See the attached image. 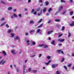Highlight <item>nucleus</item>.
Segmentation results:
<instances>
[{"mask_svg":"<svg viewBox=\"0 0 74 74\" xmlns=\"http://www.w3.org/2000/svg\"><path fill=\"white\" fill-rule=\"evenodd\" d=\"M38 46L39 47H42L44 48H48V45H38Z\"/></svg>","mask_w":74,"mask_h":74,"instance_id":"obj_1","label":"nucleus"},{"mask_svg":"<svg viewBox=\"0 0 74 74\" xmlns=\"http://www.w3.org/2000/svg\"><path fill=\"white\" fill-rule=\"evenodd\" d=\"M58 64H53L51 65V67L52 68H55L56 66H58Z\"/></svg>","mask_w":74,"mask_h":74,"instance_id":"obj_2","label":"nucleus"},{"mask_svg":"<svg viewBox=\"0 0 74 74\" xmlns=\"http://www.w3.org/2000/svg\"><path fill=\"white\" fill-rule=\"evenodd\" d=\"M35 32V30L33 29L32 30H30L29 31V33H30V34H33V33H34Z\"/></svg>","mask_w":74,"mask_h":74,"instance_id":"obj_3","label":"nucleus"},{"mask_svg":"<svg viewBox=\"0 0 74 74\" xmlns=\"http://www.w3.org/2000/svg\"><path fill=\"white\" fill-rule=\"evenodd\" d=\"M6 62L5 61H4V60H2L0 62L1 64L2 65H3L4 64V63H5Z\"/></svg>","mask_w":74,"mask_h":74,"instance_id":"obj_4","label":"nucleus"},{"mask_svg":"<svg viewBox=\"0 0 74 74\" xmlns=\"http://www.w3.org/2000/svg\"><path fill=\"white\" fill-rule=\"evenodd\" d=\"M14 40H20V38L19 37V36H17L15 38H14Z\"/></svg>","mask_w":74,"mask_h":74,"instance_id":"obj_5","label":"nucleus"},{"mask_svg":"<svg viewBox=\"0 0 74 74\" xmlns=\"http://www.w3.org/2000/svg\"><path fill=\"white\" fill-rule=\"evenodd\" d=\"M11 52L13 54H15L16 53V51L15 50H12L11 51Z\"/></svg>","mask_w":74,"mask_h":74,"instance_id":"obj_6","label":"nucleus"},{"mask_svg":"<svg viewBox=\"0 0 74 74\" xmlns=\"http://www.w3.org/2000/svg\"><path fill=\"white\" fill-rule=\"evenodd\" d=\"M2 53L3 54V56H7V53H6V52L5 51H3Z\"/></svg>","mask_w":74,"mask_h":74,"instance_id":"obj_7","label":"nucleus"},{"mask_svg":"<svg viewBox=\"0 0 74 74\" xmlns=\"http://www.w3.org/2000/svg\"><path fill=\"white\" fill-rule=\"evenodd\" d=\"M23 74H24V73H25V70L26 69V66L25 65L23 66Z\"/></svg>","mask_w":74,"mask_h":74,"instance_id":"obj_8","label":"nucleus"},{"mask_svg":"<svg viewBox=\"0 0 74 74\" xmlns=\"http://www.w3.org/2000/svg\"><path fill=\"white\" fill-rule=\"evenodd\" d=\"M58 41H60V42H63V41H64V39H58Z\"/></svg>","mask_w":74,"mask_h":74,"instance_id":"obj_9","label":"nucleus"},{"mask_svg":"<svg viewBox=\"0 0 74 74\" xmlns=\"http://www.w3.org/2000/svg\"><path fill=\"white\" fill-rule=\"evenodd\" d=\"M12 30L11 29H9L8 30V34H10V33L11 32H12Z\"/></svg>","mask_w":74,"mask_h":74,"instance_id":"obj_10","label":"nucleus"},{"mask_svg":"<svg viewBox=\"0 0 74 74\" xmlns=\"http://www.w3.org/2000/svg\"><path fill=\"white\" fill-rule=\"evenodd\" d=\"M46 11H47V8H44L43 9L42 11L43 12H46Z\"/></svg>","mask_w":74,"mask_h":74,"instance_id":"obj_11","label":"nucleus"},{"mask_svg":"<svg viewBox=\"0 0 74 74\" xmlns=\"http://www.w3.org/2000/svg\"><path fill=\"white\" fill-rule=\"evenodd\" d=\"M12 7H9L8 8V11H11V10H12Z\"/></svg>","mask_w":74,"mask_h":74,"instance_id":"obj_12","label":"nucleus"},{"mask_svg":"<svg viewBox=\"0 0 74 74\" xmlns=\"http://www.w3.org/2000/svg\"><path fill=\"white\" fill-rule=\"evenodd\" d=\"M30 23H31L32 24H34V21L33 20H31L29 22Z\"/></svg>","mask_w":74,"mask_h":74,"instance_id":"obj_13","label":"nucleus"},{"mask_svg":"<svg viewBox=\"0 0 74 74\" xmlns=\"http://www.w3.org/2000/svg\"><path fill=\"white\" fill-rule=\"evenodd\" d=\"M62 51V49H59L57 50V51L58 53H59L60 54V53L61 52V51Z\"/></svg>","mask_w":74,"mask_h":74,"instance_id":"obj_14","label":"nucleus"},{"mask_svg":"<svg viewBox=\"0 0 74 74\" xmlns=\"http://www.w3.org/2000/svg\"><path fill=\"white\" fill-rule=\"evenodd\" d=\"M13 16L14 18H18V16L16 14H15V13H14L13 14Z\"/></svg>","mask_w":74,"mask_h":74,"instance_id":"obj_15","label":"nucleus"},{"mask_svg":"<svg viewBox=\"0 0 74 74\" xmlns=\"http://www.w3.org/2000/svg\"><path fill=\"white\" fill-rule=\"evenodd\" d=\"M52 32H53V31H48L47 32V34L48 35L50 34H51V33H52Z\"/></svg>","mask_w":74,"mask_h":74,"instance_id":"obj_16","label":"nucleus"},{"mask_svg":"<svg viewBox=\"0 0 74 74\" xmlns=\"http://www.w3.org/2000/svg\"><path fill=\"white\" fill-rule=\"evenodd\" d=\"M55 41L54 40H53L51 42V44H53V45H55Z\"/></svg>","mask_w":74,"mask_h":74,"instance_id":"obj_17","label":"nucleus"},{"mask_svg":"<svg viewBox=\"0 0 74 74\" xmlns=\"http://www.w3.org/2000/svg\"><path fill=\"white\" fill-rule=\"evenodd\" d=\"M10 35L12 37H14L15 36V34H14V33H12L10 34Z\"/></svg>","mask_w":74,"mask_h":74,"instance_id":"obj_18","label":"nucleus"},{"mask_svg":"<svg viewBox=\"0 0 74 74\" xmlns=\"http://www.w3.org/2000/svg\"><path fill=\"white\" fill-rule=\"evenodd\" d=\"M32 43L33 45H36V42L34 41H32Z\"/></svg>","mask_w":74,"mask_h":74,"instance_id":"obj_19","label":"nucleus"},{"mask_svg":"<svg viewBox=\"0 0 74 74\" xmlns=\"http://www.w3.org/2000/svg\"><path fill=\"white\" fill-rule=\"evenodd\" d=\"M40 31H41V30H40V29H38L37 30L36 32L37 33H39V32H40Z\"/></svg>","mask_w":74,"mask_h":74,"instance_id":"obj_20","label":"nucleus"},{"mask_svg":"<svg viewBox=\"0 0 74 74\" xmlns=\"http://www.w3.org/2000/svg\"><path fill=\"white\" fill-rule=\"evenodd\" d=\"M70 25L71 26H74V21H73L72 23L70 24Z\"/></svg>","mask_w":74,"mask_h":74,"instance_id":"obj_21","label":"nucleus"},{"mask_svg":"<svg viewBox=\"0 0 74 74\" xmlns=\"http://www.w3.org/2000/svg\"><path fill=\"white\" fill-rule=\"evenodd\" d=\"M52 10V8H50L48 10V12H51V11Z\"/></svg>","mask_w":74,"mask_h":74,"instance_id":"obj_22","label":"nucleus"},{"mask_svg":"<svg viewBox=\"0 0 74 74\" xmlns=\"http://www.w3.org/2000/svg\"><path fill=\"white\" fill-rule=\"evenodd\" d=\"M42 21V19H41L38 22V23H40L41 22V21Z\"/></svg>","mask_w":74,"mask_h":74,"instance_id":"obj_23","label":"nucleus"},{"mask_svg":"<svg viewBox=\"0 0 74 74\" xmlns=\"http://www.w3.org/2000/svg\"><path fill=\"white\" fill-rule=\"evenodd\" d=\"M29 42H30L29 40H27L26 41V42L27 43V45H29L30 44V43H29Z\"/></svg>","mask_w":74,"mask_h":74,"instance_id":"obj_24","label":"nucleus"},{"mask_svg":"<svg viewBox=\"0 0 74 74\" xmlns=\"http://www.w3.org/2000/svg\"><path fill=\"white\" fill-rule=\"evenodd\" d=\"M6 23L5 22H4L3 23H2V24H1V25H0L1 26H3V25H4Z\"/></svg>","mask_w":74,"mask_h":74,"instance_id":"obj_25","label":"nucleus"},{"mask_svg":"<svg viewBox=\"0 0 74 74\" xmlns=\"http://www.w3.org/2000/svg\"><path fill=\"white\" fill-rule=\"evenodd\" d=\"M64 69H65V70H66V71H67V66H64Z\"/></svg>","mask_w":74,"mask_h":74,"instance_id":"obj_26","label":"nucleus"},{"mask_svg":"<svg viewBox=\"0 0 74 74\" xmlns=\"http://www.w3.org/2000/svg\"><path fill=\"white\" fill-rule=\"evenodd\" d=\"M59 11H60L61 10L63 9V7L62 6H61L59 8Z\"/></svg>","mask_w":74,"mask_h":74,"instance_id":"obj_27","label":"nucleus"},{"mask_svg":"<svg viewBox=\"0 0 74 74\" xmlns=\"http://www.w3.org/2000/svg\"><path fill=\"white\" fill-rule=\"evenodd\" d=\"M51 56H48L47 57V59H51Z\"/></svg>","mask_w":74,"mask_h":74,"instance_id":"obj_28","label":"nucleus"},{"mask_svg":"<svg viewBox=\"0 0 74 74\" xmlns=\"http://www.w3.org/2000/svg\"><path fill=\"white\" fill-rule=\"evenodd\" d=\"M60 19H56L55 20V21H56V22H60Z\"/></svg>","mask_w":74,"mask_h":74,"instance_id":"obj_29","label":"nucleus"},{"mask_svg":"<svg viewBox=\"0 0 74 74\" xmlns=\"http://www.w3.org/2000/svg\"><path fill=\"white\" fill-rule=\"evenodd\" d=\"M45 4H46V5H48L49 3H48V2L47 1H46L45 2Z\"/></svg>","mask_w":74,"mask_h":74,"instance_id":"obj_30","label":"nucleus"},{"mask_svg":"<svg viewBox=\"0 0 74 74\" xmlns=\"http://www.w3.org/2000/svg\"><path fill=\"white\" fill-rule=\"evenodd\" d=\"M73 11H71L70 12V15H72L73 14Z\"/></svg>","mask_w":74,"mask_h":74,"instance_id":"obj_31","label":"nucleus"},{"mask_svg":"<svg viewBox=\"0 0 74 74\" xmlns=\"http://www.w3.org/2000/svg\"><path fill=\"white\" fill-rule=\"evenodd\" d=\"M42 13L41 12L40 13H39L38 14V16H40V15H41V14H42Z\"/></svg>","mask_w":74,"mask_h":74,"instance_id":"obj_32","label":"nucleus"},{"mask_svg":"<svg viewBox=\"0 0 74 74\" xmlns=\"http://www.w3.org/2000/svg\"><path fill=\"white\" fill-rule=\"evenodd\" d=\"M32 71V69L31 68H30L28 69V71L29 72H31V71Z\"/></svg>","mask_w":74,"mask_h":74,"instance_id":"obj_33","label":"nucleus"},{"mask_svg":"<svg viewBox=\"0 0 74 74\" xmlns=\"http://www.w3.org/2000/svg\"><path fill=\"white\" fill-rule=\"evenodd\" d=\"M71 64H69L68 65V67H71V66L72 65Z\"/></svg>","mask_w":74,"mask_h":74,"instance_id":"obj_34","label":"nucleus"},{"mask_svg":"<svg viewBox=\"0 0 74 74\" xmlns=\"http://www.w3.org/2000/svg\"><path fill=\"white\" fill-rule=\"evenodd\" d=\"M60 2H61V3H65L66 1L63 0H61Z\"/></svg>","mask_w":74,"mask_h":74,"instance_id":"obj_35","label":"nucleus"},{"mask_svg":"<svg viewBox=\"0 0 74 74\" xmlns=\"http://www.w3.org/2000/svg\"><path fill=\"white\" fill-rule=\"evenodd\" d=\"M43 25V24H41L38 27H42V26Z\"/></svg>","mask_w":74,"mask_h":74,"instance_id":"obj_36","label":"nucleus"},{"mask_svg":"<svg viewBox=\"0 0 74 74\" xmlns=\"http://www.w3.org/2000/svg\"><path fill=\"white\" fill-rule=\"evenodd\" d=\"M60 53H61L62 55H64V52L62 50L61 51Z\"/></svg>","mask_w":74,"mask_h":74,"instance_id":"obj_37","label":"nucleus"},{"mask_svg":"<svg viewBox=\"0 0 74 74\" xmlns=\"http://www.w3.org/2000/svg\"><path fill=\"white\" fill-rule=\"evenodd\" d=\"M42 56V54H39L38 56V57L40 58Z\"/></svg>","mask_w":74,"mask_h":74,"instance_id":"obj_38","label":"nucleus"},{"mask_svg":"<svg viewBox=\"0 0 74 74\" xmlns=\"http://www.w3.org/2000/svg\"><path fill=\"white\" fill-rule=\"evenodd\" d=\"M44 63L46 66H47V65H48L49 64V63L48 62H45Z\"/></svg>","mask_w":74,"mask_h":74,"instance_id":"obj_39","label":"nucleus"},{"mask_svg":"<svg viewBox=\"0 0 74 74\" xmlns=\"http://www.w3.org/2000/svg\"><path fill=\"white\" fill-rule=\"evenodd\" d=\"M32 71L33 73H36L37 71V70H34Z\"/></svg>","mask_w":74,"mask_h":74,"instance_id":"obj_40","label":"nucleus"},{"mask_svg":"<svg viewBox=\"0 0 74 74\" xmlns=\"http://www.w3.org/2000/svg\"><path fill=\"white\" fill-rule=\"evenodd\" d=\"M64 58H63L62 59L61 62H64Z\"/></svg>","mask_w":74,"mask_h":74,"instance_id":"obj_41","label":"nucleus"},{"mask_svg":"<svg viewBox=\"0 0 74 74\" xmlns=\"http://www.w3.org/2000/svg\"><path fill=\"white\" fill-rule=\"evenodd\" d=\"M25 34L26 36H29V34L28 33L26 32L25 33Z\"/></svg>","mask_w":74,"mask_h":74,"instance_id":"obj_42","label":"nucleus"},{"mask_svg":"<svg viewBox=\"0 0 74 74\" xmlns=\"http://www.w3.org/2000/svg\"><path fill=\"white\" fill-rule=\"evenodd\" d=\"M6 26L7 28H8L9 27V25L7 24H6Z\"/></svg>","mask_w":74,"mask_h":74,"instance_id":"obj_43","label":"nucleus"},{"mask_svg":"<svg viewBox=\"0 0 74 74\" xmlns=\"http://www.w3.org/2000/svg\"><path fill=\"white\" fill-rule=\"evenodd\" d=\"M33 14H34V15H37V12H34Z\"/></svg>","mask_w":74,"mask_h":74,"instance_id":"obj_44","label":"nucleus"},{"mask_svg":"<svg viewBox=\"0 0 74 74\" xmlns=\"http://www.w3.org/2000/svg\"><path fill=\"white\" fill-rule=\"evenodd\" d=\"M11 18L12 19H14V16H13L12 15L11 16Z\"/></svg>","mask_w":74,"mask_h":74,"instance_id":"obj_45","label":"nucleus"},{"mask_svg":"<svg viewBox=\"0 0 74 74\" xmlns=\"http://www.w3.org/2000/svg\"><path fill=\"white\" fill-rule=\"evenodd\" d=\"M34 9L32 10L31 11V13H33V12H34Z\"/></svg>","mask_w":74,"mask_h":74,"instance_id":"obj_46","label":"nucleus"},{"mask_svg":"<svg viewBox=\"0 0 74 74\" xmlns=\"http://www.w3.org/2000/svg\"><path fill=\"white\" fill-rule=\"evenodd\" d=\"M40 8H38L36 10V11H37V12H38V11H39V10H40Z\"/></svg>","mask_w":74,"mask_h":74,"instance_id":"obj_47","label":"nucleus"},{"mask_svg":"<svg viewBox=\"0 0 74 74\" xmlns=\"http://www.w3.org/2000/svg\"><path fill=\"white\" fill-rule=\"evenodd\" d=\"M64 27L63 26L62 27V30H64Z\"/></svg>","mask_w":74,"mask_h":74,"instance_id":"obj_48","label":"nucleus"},{"mask_svg":"<svg viewBox=\"0 0 74 74\" xmlns=\"http://www.w3.org/2000/svg\"><path fill=\"white\" fill-rule=\"evenodd\" d=\"M18 16L19 17H22V14H20L18 15Z\"/></svg>","mask_w":74,"mask_h":74,"instance_id":"obj_49","label":"nucleus"},{"mask_svg":"<svg viewBox=\"0 0 74 74\" xmlns=\"http://www.w3.org/2000/svg\"><path fill=\"white\" fill-rule=\"evenodd\" d=\"M66 12H64L62 13V15H65L66 14Z\"/></svg>","mask_w":74,"mask_h":74,"instance_id":"obj_50","label":"nucleus"},{"mask_svg":"<svg viewBox=\"0 0 74 74\" xmlns=\"http://www.w3.org/2000/svg\"><path fill=\"white\" fill-rule=\"evenodd\" d=\"M14 12H16V9H14L13 10Z\"/></svg>","mask_w":74,"mask_h":74,"instance_id":"obj_51","label":"nucleus"},{"mask_svg":"<svg viewBox=\"0 0 74 74\" xmlns=\"http://www.w3.org/2000/svg\"><path fill=\"white\" fill-rule=\"evenodd\" d=\"M69 35L68 36V37H70V36H71V34L70 32H69Z\"/></svg>","mask_w":74,"mask_h":74,"instance_id":"obj_52","label":"nucleus"},{"mask_svg":"<svg viewBox=\"0 0 74 74\" xmlns=\"http://www.w3.org/2000/svg\"><path fill=\"white\" fill-rule=\"evenodd\" d=\"M31 0H28V3H30V2H31Z\"/></svg>","mask_w":74,"mask_h":74,"instance_id":"obj_53","label":"nucleus"},{"mask_svg":"<svg viewBox=\"0 0 74 74\" xmlns=\"http://www.w3.org/2000/svg\"><path fill=\"white\" fill-rule=\"evenodd\" d=\"M63 36V34H61V35H60L59 36H58V38H59V37H61V36Z\"/></svg>","mask_w":74,"mask_h":74,"instance_id":"obj_54","label":"nucleus"},{"mask_svg":"<svg viewBox=\"0 0 74 74\" xmlns=\"http://www.w3.org/2000/svg\"><path fill=\"white\" fill-rule=\"evenodd\" d=\"M57 74H59L60 73V72L59 71H57L56 72Z\"/></svg>","mask_w":74,"mask_h":74,"instance_id":"obj_55","label":"nucleus"},{"mask_svg":"<svg viewBox=\"0 0 74 74\" xmlns=\"http://www.w3.org/2000/svg\"><path fill=\"white\" fill-rule=\"evenodd\" d=\"M39 2V3H42V0H40Z\"/></svg>","mask_w":74,"mask_h":74,"instance_id":"obj_56","label":"nucleus"},{"mask_svg":"<svg viewBox=\"0 0 74 74\" xmlns=\"http://www.w3.org/2000/svg\"><path fill=\"white\" fill-rule=\"evenodd\" d=\"M58 45L59 47H60V46H61V45H62V44L59 43V44H58Z\"/></svg>","mask_w":74,"mask_h":74,"instance_id":"obj_57","label":"nucleus"},{"mask_svg":"<svg viewBox=\"0 0 74 74\" xmlns=\"http://www.w3.org/2000/svg\"><path fill=\"white\" fill-rule=\"evenodd\" d=\"M5 19L4 18H2L1 19V21H4V20Z\"/></svg>","mask_w":74,"mask_h":74,"instance_id":"obj_58","label":"nucleus"},{"mask_svg":"<svg viewBox=\"0 0 74 74\" xmlns=\"http://www.w3.org/2000/svg\"><path fill=\"white\" fill-rule=\"evenodd\" d=\"M1 3H2V4H5V3L4 2L2 1H1Z\"/></svg>","mask_w":74,"mask_h":74,"instance_id":"obj_59","label":"nucleus"},{"mask_svg":"<svg viewBox=\"0 0 74 74\" xmlns=\"http://www.w3.org/2000/svg\"><path fill=\"white\" fill-rule=\"evenodd\" d=\"M35 56V55H34L30 56V57H34V56Z\"/></svg>","mask_w":74,"mask_h":74,"instance_id":"obj_60","label":"nucleus"},{"mask_svg":"<svg viewBox=\"0 0 74 74\" xmlns=\"http://www.w3.org/2000/svg\"><path fill=\"white\" fill-rule=\"evenodd\" d=\"M10 67L12 69V65H10Z\"/></svg>","mask_w":74,"mask_h":74,"instance_id":"obj_61","label":"nucleus"},{"mask_svg":"<svg viewBox=\"0 0 74 74\" xmlns=\"http://www.w3.org/2000/svg\"><path fill=\"white\" fill-rule=\"evenodd\" d=\"M72 56L74 57V53H72Z\"/></svg>","mask_w":74,"mask_h":74,"instance_id":"obj_62","label":"nucleus"},{"mask_svg":"<svg viewBox=\"0 0 74 74\" xmlns=\"http://www.w3.org/2000/svg\"><path fill=\"white\" fill-rule=\"evenodd\" d=\"M27 62V60H25V63H26V62Z\"/></svg>","mask_w":74,"mask_h":74,"instance_id":"obj_63","label":"nucleus"},{"mask_svg":"<svg viewBox=\"0 0 74 74\" xmlns=\"http://www.w3.org/2000/svg\"><path fill=\"white\" fill-rule=\"evenodd\" d=\"M43 6V4L42 3L40 5V6L41 7L42 6Z\"/></svg>","mask_w":74,"mask_h":74,"instance_id":"obj_64","label":"nucleus"}]
</instances>
